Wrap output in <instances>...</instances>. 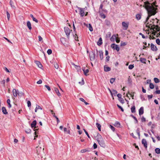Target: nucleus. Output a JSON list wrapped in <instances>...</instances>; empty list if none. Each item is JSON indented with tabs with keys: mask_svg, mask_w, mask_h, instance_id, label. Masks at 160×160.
<instances>
[{
	"mask_svg": "<svg viewBox=\"0 0 160 160\" xmlns=\"http://www.w3.org/2000/svg\"><path fill=\"white\" fill-rule=\"evenodd\" d=\"M144 3V5L143 7L146 9L148 14V17L146 19V22H147L151 16L154 15L156 14L157 12V10L158 9L157 8H155L152 5H148L149 3L148 2H145Z\"/></svg>",
	"mask_w": 160,
	"mask_h": 160,
	"instance_id": "f257e3e1",
	"label": "nucleus"
},
{
	"mask_svg": "<svg viewBox=\"0 0 160 160\" xmlns=\"http://www.w3.org/2000/svg\"><path fill=\"white\" fill-rule=\"evenodd\" d=\"M151 30H152V34L154 35H155L156 34L157 32H159L157 34L156 37H158L159 36H160V28L158 25L155 26L154 25H153L151 26Z\"/></svg>",
	"mask_w": 160,
	"mask_h": 160,
	"instance_id": "f03ea898",
	"label": "nucleus"
},
{
	"mask_svg": "<svg viewBox=\"0 0 160 160\" xmlns=\"http://www.w3.org/2000/svg\"><path fill=\"white\" fill-rule=\"evenodd\" d=\"M97 140L99 144L102 147H105V144L102 137L100 134H98L97 136Z\"/></svg>",
	"mask_w": 160,
	"mask_h": 160,
	"instance_id": "7ed1b4c3",
	"label": "nucleus"
},
{
	"mask_svg": "<svg viewBox=\"0 0 160 160\" xmlns=\"http://www.w3.org/2000/svg\"><path fill=\"white\" fill-rule=\"evenodd\" d=\"M44 148H43L42 149V148L41 147H39V146L37 147H36V150H37V153L38 155L39 154H42V153L44 154Z\"/></svg>",
	"mask_w": 160,
	"mask_h": 160,
	"instance_id": "20e7f679",
	"label": "nucleus"
},
{
	"mask_svg": "<svg viewBox=\"0 0 160 160\" xmlns=\"http://www.w3.org/2000/svg\"><path fill=\"white\" fill-rule=\"evenodd\" d=\"M64 29L66 34V35L68 38L69 39V37L70 33L71 30L68 27H65Z\"/></svg>",
	"mask_w": 160,
	"mask_h": 160,
	"instance_id": "39448f33",
	"label": "nucleus"
},
{
	"mask_svg": "<svg viewBox=\"0 0 160 160\" xmlns=\"http://www.w3.org/2000/svg\"><path fill=\"white\" fill-rule=\"evenodd\" d=\"M111 47L114 49H116L117 51H119L120 49L118 46L116 45L115 44L113 43L111 45Z\"/></svg>",
	"mask_w": 160,
	"mask_h": 160,
	"instance_id": "423d86ee",
	"label": "nucleus"
},
{
	"mask_svg": "<svg viewBox=\"0 0 160 160\" xmlns=\"http://www.w3.org/2000/svg\"><path fill=\"white\" fill-rule=\"evenodd\" d=\"M90 58L91 61H93L95 59V53L93 52H91L90 54Z\"/></svg>",
	"mask_w": 160,
	"mask_h": 160,
	"instance_id": "0eeeda50",
	"label": "nucleus"
},
{
	"mask_svg": "<svg viewBox=\"0 0 160 160\" xmlns=\"http://www.w3.org/2000/svg\"><path fill=\"white\" fill-rule=\"evenodd\" d=\"M78 8L80 10V14L81 16V17H83L84 15V11L83 10L82 8L78 7Z\"/></svg>",
	"mask_w": 160,
	"mask_h": 160,
	"instance_id": "6e6552de",
	"label": "nucleus"
},
{
	"mask_svg": "<svg viewBox=\"0 0 160 160\" xmlns=\"http://www.w3.org/2000/svg\"><path fill=\"white\" fill-rule=\"evenodd\" d=\"M151 48L152 50L153 51H156L158 50L157 47L153 43H151Z\"/></svg>",
	"mask_w": 160,
	"mask_h": 160,
	"instance_id": "1a4fd4ad",
	"label": "nucleus"
},
{
	"mask_svg": "<svg viewBox=\"0 0 160 160\" xmlns=\"http://www.w3.org/2000/svg\"><path fill=\"white\" fill-rule=\"evenodd\" d=\"M142 143L144 145V147L147 148V144L145 139H143L142 140Z\"/></svg>",
	"mask_w": 160,
	"mask_h": 160,
	"instance_id": "9d476101",
	"label": "nucleus"
},
{
	"mask_svg": "<svg viewBox=\"0 0 160 160\" xmlns=\"http://www.w3.org/2000/svg\"><path fill=\"white\" fill-rule=\"evenodd\" d=\"M18 92V90H17L15 89H13L12 92L13 95L15 97H16L17 96Z\"/></svg>",
	"mask_w": 160,
	"mask_h": 160,
	"instance_id": "9b49d317",
	"label": "nucleus"
},
{
	"mask_svg": "<svg viewBox=\"0 0 160 160\" xmlns=\"http://www.w3.org/2000/svg\"><path fill=\"white\" fill-rule=\"evenodd\" d=\"M144 109L143 107H141L139 110V115H141L143 113Z\"/></svg>",
	"mask_w": 160,
	"mask_h": 160,
	"instance_id": "f8f14e48",
	"label": "nucleus"
},
{
	"mask_svg": "<svg viewBox=\"0 0 160 160\" xmlns=\"http://www.w3.org/2000/svg\"><path fill=\"white\" fill-rule=\"evenodd\" d=\"M117 36H118V35L117 34L116 35L115 34L113 35L110 38L111 41L113 42L114 41L116 40V39Z\"/></svg>",
	"mask_w": 160,
	"mask_h": 160,
	"instance_id": "ddd939ff",
	"label": "nucleus"
},
{
	"mask_svg": "<svg viewBox=\"0 0 160 160\" xmlns=\"http://www.w3.org/2000/svg\"><path fill=\"white\" fill-rule=\"evenodd\" d=\"M35 63L38 66L39 68H41L42 67V64L40 62L38 61H35Z\"/></svg>",
	"mask_w": 160,
	"mask_h": 160,
	"instance_id": "4468645a",
	"label": "nucleus"
},
{
	"mask_svg": "<svg viewBox=\"0 0 160 160\" xmlns=\"http://www.w3.org/2000/svg\"><path fill=\"white\" fill-rule=\"evenodd\" d=\"M54 90L57 93L58 96L59 97H60L61 96V94L59 92V91L58 88H54Z\"/></svg>",
	"mask_w": 160,
	"mask_h": 160,
	"instance_id": "2eb2a0df",
	"label": "nucleus"
},
{
	"mask_svg": "<svg viewBox=\"0 0 160 160\" xmlns=\"http://www.w3.org/2000/svg\"><path fill=\"white\" fill-rule=\"evenodd\" d=\"M2 111L3 113L5 114H8V112H7L6 109L5 107H3L2 108Z\"/></svg>",
	"mask_w": 160,
	"mask_h": 160,
	"instance_id": "dca6fc26",
	"label": "nucleus"
},
{
	"mask_svg": "<svg viewBox=\"0 0 160 160\" xmlns=\"http://www.w3.org/2000/svg\"><path fill=\"white\" fill-rule=\"evenodd\" d=\"M37 122L36 120H34L32 122V123L31 124V127L33 128H36V124Z\"/></svg>",
	"mask_w": 160,
	"mask_h": 160,
	"instance_id": "f3484780",
	"label": "nucleus"
},
{
	"mask_svg": "<svg viewBox=\"0 0 160 160\" xmlns=\"http://www.w3.org/2000/svg\"><path fill=\"white\" fill-rule=\"evenodd\" d=\"M122 26L125 28V29H127L128 27V24L125 22H122Z\"/></svg>",
	"mask_w": 160,
	"mask_h": 160,
	"instance_id": "a211bd4d",
	"label": "nucleus"
},
{
	"mask_svg": "<svg viewBox=\"0 0 160 160\" xmlns=\"http://www.w3.org/2000/svg\"><path fill=\"white\" fill-rule=\"evenodd\" d=\"M104 70L106 72H108L111 70V68L106 66H104Z\"/></svg>",
	"mask_w": 160,
	"mask_h": 160,
	"instance_id": "6ab92c4d",
	"label": "nucleus"
},
{
	"mask_svg": "<svg viewBox=\"0 0 160 160\" xmlns=\"http://www.w3.org/2000/svg\"><path fill=\"white\" fill-rule=\"evenodd\" d=\"M10 4L11 5V6L12 8L14 9H15V8L16 7L14 5V3L12 1L10 0Z\"/></svg>",
	"mask_w": 160,
	"mask_h": 160,
	"instance_id": "aec40b11",
	"label": "nucleus"
},
{
	"mask_svg": "<svg viewBox=\"0 0 160 160\" xmlns=\"http://www.w3.org/2000/svg\"><path fill=\"white\" fill-rule=\"evenodd\" d=\"M113 125L114 126L117 127H120V126H121L120 123L118 122L117 121Z\"/></svg>",
	"mask_w": 160,
	"mask_h": 160,
	"instance_id": "412c9836",
	"label": "nucleus"
},
{
	"mask_svg": "<svg viewBox=\"0 0 160 160\" xmlns=\"http://www.w3.org/2000/svg\"><path fill=\"white\" fill-rule=\"evenodd\" d=\"M102 39L101 38H99L98 41V42L97 44L99 46H100V45H101L102 44Z\"/></svg>",
	"mask_w": 160,
	"mask_h": 160,
	"instance_id": "4be33fe9",
	"label": "nucleus"
},
{
	"mask_svg": "<svg viewBox=\"0 0 160 160\" xmlns=\"http://www.w3.org/2000/svg\"><path fill=\"white\" fill-rule=\"evenodd\" d=\"M27 26L29 30H31L32 29L31 23L30 21H28L27 22Z\"/></svg>",
	"mask_w": 160,
	"mask_h": 160,
	"instance_id": "5701e85b",
	"label": "nucleus"
},
{
	"mask_svg": "<svg viewBox=\"0 0 160 160\" xmlns=\"http://www.w3.org/2000/svg\"><path fill=\"white\" fill-rule=\"evenodd\" d=\"M100 54V57L101 60H102L103 58V53L102 51H99Z\"/></svg>",
	"mask_w": 160,
	"mask_h": 160,
	"instance_id": "b1692460",
	"label": "nucleus"
},
{
	"mask_svg": "<svg viewBox=\"0 0 160 160\" xmlns=\"http://www.w3.org/2000/svg\"><path fill=\"white\" fill-rule=\"evenodd\" d=\"M139 61L141 62L142 63H144L145 64L146 63V59L145 58H140Z\"/></svg>",
	"mask_w": 160,
	"mask_h": 160,
	"instance_id": "393cba45",
	"label": "nucleus"
},
{
	"mask_svg": "<svg viewBox=\"0 0 160 160\" xmlns=\"http://www.w3.org/2000/svg\"><path fill=\"white\" fill-rule=\"evenodd\" d=\"M30 16L32 18V19L34 21H35L37 23L38 22V20L35 18L32 14H30Z\"/></svg>",
	"mask_w": 160,
	"mask_h": 160,
	"instance_id": "a878e982",
	"label": "nucleus"
},
{
	"mask_svg": "<svg viewBox=\"0 0 160 160\" xmlns=\"http://www.w3.org/2000/svg\"><path fill=\"white\" fill-rule=\"evenodd\" d=\"M131 111L132 113H134L135 112V106H133L131 107Z\"/></svg>",
	"mask_w": 160,
	"mask_h": 160,
	"instance_id": "bb28decb",
	"label": "nucleus"
},
{
	"mask_svg": "<svg viewBox=\"0 0 160 160\" xmlns=\"http://www.w3.org/2000/svg\"><path fill=\"white\" fill-rule=\"evenodd\" d=\"M82 70L84 72V74L85 75L87 76V74L89 72V70L88 69L85 70V68H82Z\"/></svg>",
	"mask_w": 160,
	"mask_h": 160,
	"instance_id": "cd10ccee",
	"label": "nucleus"
},
{
	"mask_svg": "<svg viewBox=\"0 0 160 160\" xmlns=\"http://www.w3.org/2000/svg\"><path fill=\"white\" fill-rule=\"evenodd\" d=\"M96 126L98 128V130L99 131H101V125H100V124H99V123H96Z\"/></svg>",
	"mask_w": 160,
	"mask_h": 160,
	"instance_id": "c85d7f7f",
	"label": "nucleus"
},
{
	"mask_svg": "<svg viewBox=\"0 0 160 160\" xmlns=\"http://www.w3.org/2000/svg\"><path fill=\"white\" fill-rule=\"evenodd\" d=\"M7 103H8V107L9 108H11V107H12V106H11V104L10 103V99H8L7 100Z\"/></svg>",
	"mask_w": 160,
	"mask_h": 160,
	"instance_id": "c756f323",
	"label": "nucleus"
},
{
	"mask_svg": "<svg viewBox=\"0 0 160 160\" xmlns=\"http://www.w3.org/2000/svg\"><path fill=\"white\" fill-rule=\"evenodd\" d=\"M155 151L158 154L160 153V149L157 148L155 149Z\"/></svg>",
	"mask_w": 160,
	"mask_h": 160,
	"instance_id": "7c9ffc66",
	"label": "nucleus"
},
{
	"mask_svg": "<svg viewBox=\"0 0 160 160\" xmlns=\"http://www.w3.org/2000/svg\"><path fill=\"white\" fill-rule=\"evenodd\" d=\"M154 82L156 83H159L160 82L159 79L156 78H154Z\"/></svg>",
	"mask_w": 160,
	"mask_h": 160,
	"instance_id": "2f4dec72",
	"label": "nucleus"
},
{
	"mask_svg": "<svg viewBox=\"0 0 160 160\" xmlns=\"http://www.w3.org/2000/svg\"><path fill=\"white\" fill-rule=\"evenodd\" d=\"M136 18L138 20H140L141 18V16L139 14H137L136 15Z\"/></svg>",
	"mask_w": 160,
	"mask_h": 160,
	"instance_id": "473e14b6",
	"label": "nucleus"
},
{
	"mask_svg": "<svg viewBox=\"0 0 160 160\" xmlns=\"http://www.w3.org/2000/svg\"><path fill=\"white\" fill-rule=\"evenodd\" d=\"M136 132L139 137H140V129L138 128L136 130Z\"/></svg>",
	"mask_w": 160,
	"mask_h": 160,
	"instance_id": "72a5a7b5",
	"label": "nucleus"
},
{
	"mask_svg": "<svg viewBox=\"0 0 160 160\" xmlns=\"http://www.w3.org/2000/svg\"><path fill=\"white\" fill-rule=\"evenodd\" d=\"M149 87L151 89H152L154 88V86L153 84L150 83L149 84Z\"/></svg>",
	"mask_w": 160,
	"mask_h": 160,
	"instance_id": "f704fd0d",
	"label": "nucleus"
},
{
	"mask_svg": "<svg viewBox=\"0 0 160 160\" xmlns=\"http://www.w3.org/2000/svg\"><path fill=\"white\" fill-rule=\"evenodd\" d=\"M89 28L90 31L92 32L93 31V28L91 24H89Z\"/></svg>",
	"mask_w": 160,
	"mask_h": 160,
	"instance_id": "c9c22d12",
	"label": "nucleus"
},
{
	"mask_svg": "<svg viewBox=\"0 0 160 160\" xmlns=\"http://www.w3.org/2000/svg\"><path fill=\"white\" fill-rule=\"evenodd\" d=\"M109 127L111 128V129H112V130L113 131H114L115 130V128L114 127H113L112 125L110 124L109 125Z\"/></svg>",
	"mask_w": 160,
	"mask_h": 160,
	"instance_id": "e433bc0d",
	"label": "nucleus"
},
{
	"mask_svg": "<svg viewBox=\"0 0 160 160\" xmlns=\"http://www.w3.org/2000/svg\"><path fill=\"white\" fill-rule=\"evenodd\" d=\"M23 93L22 92H19L18 91V95L20 97H21L23 95Z\"/></svg>",
	"mask_w": 160,
	"mask_h": 160,
	"instance_id": "4c0bfd02",
	"label": "nucleus"
},
{
	"mask_svg": "<svg viewBox=\"0 0 160 160\" xmlns=\"http://www.w3.org/2000/svg\"><path fill=\"white\" fill-rule=\"evenodd\" d=\"M112 95H114V96H116L117 93V92L116 90H113L112 91Z\"/></svg>",
	"mask_w": 160,
	"mask_h": 160,
	"instance_id": "58836bf2",
	"label": "nucleus"
},
{
	"mask_svg": "<svg viewBox=\"0 0 160 160\" xmlns=\"http://www.w3.org/2000/svg\"><path fill=\"white\" fill-rule=\"evenodd\" d=\"M83 130H84V132H85V133L86 135H87V136H88V137L89 138H90V137L89 135L88 134V132H87L86 131V130L85 129H84Z\"/></svg>",
	"mask_w": 160,
	"mask_h": 160,
	"instance_id": "ea45409f",
	"label": "nucleus"
},
{
	"mask_svg": "<svg viewBox=\"0 0 160 160\" xmlns=\"http://www.w3.org/2000/svg\"><path fill=\"white\" fill-rule=\"evenodd\" d=\"M156 42L157 43L158 45H160V39L158 38L156 39Z\"/></svg>",
	"mask_w": 160,
	"mask_h": 160,
	"instance_id": "a19ab883",
	"label": "nucleus"
},
{
	"mask_svg": "<svg viewBox=\"0 0 160 160\" xmlns=\"http://www.w3.org/2000/svg\"><path fill=\"white\" fill-rule=\"evenodd\" d=\"M47 52L48 55H50L52 53V51L51 49H49L47 51Z\"/></svg>",
	"mask_w": 160,
	"mask_h": 160,
	"instance_id": "79ce46f5",
	"label": "nucleus"
},
{
	"mask_svg": "<svg viewBox=\"0 0 160 160\" xmlns=\"http://www.w3.org/2000/svg\"><path fill=\"white\" fill-rule=\"evenodd\" d=\"M25 132L27 133H29L31 132V130L30 129H28L25 131Z\"/></svg>",
	"mask_w": 160,
	"mask_h": 160,
	"instance_id": "37998d69",
	"label": "nucleus"
},
{
	"mask_svg": "<svg viewBox=\"0 0 160 160\" xmlns=\"http://www.w3.org/2000/svg\"><path fill=\"white\" fill-rule=\"evenodd\" d=\"M6 13H7V18H8V20H9V18H10V14L8 11Z\"/></svg>",
	"mask_w": 160,
	"mask_h": 160,
	"instance_id": "c03bdc74",
	"label": "nucleus"
},
{
	"mask_svg": "<svg viewBox=\"0 0 160 160\" xmlns=\"http://www.w3.org/2000/svg\"><path fill=\"white\" fill-rule=\"evenodd\" d=\"M155 125L154 124H152L151 126V132L153 133H154L153 131V129L155 128Z\"/></svg>",
	"mask_w": 160,
	"mask_h": 160,
	"instance_id": "a18cd8bd",
	"label": "nucleus"
},
{
	"mask_svg": "<svg viewBox=\"0 0 160 160\" xmlns=\"http://www.w3.org/2000/svg\"><path fill=\"white\" fill-rule=\"evenodd\" d=\"M117 106L119 108L121 109L122 111H124V109L120 106L118 104H117Z\"/></svg>",
	"mask_w": 160,
	"mask_h": 160,
	"instance_id": "49530a36",
	"label": "nucleus"
},
{
	"mask_svg": "<svg viewBox=\"0 0 160 160\" xmlns=\"http://www.w3.org/2000/svg\"><path fill=\"white\" fill-rule=\"evenodd\" d=\"M103 7V5H102V4H101V5L100 6L99 8V12L101 11V10H102Z\"/></svg>",
	"mask_w": 160,
	"mask_h": 160,
	"instance_id": "de8ad7c7",
	"label": "nucleus"
},
{
	"mask_svg": "<svg viewBox=\"0 0 160 160\" xmlns=\"http://www.w3.org/2000/svg\"><path fill=\"white\" fill-rule=\"evenodd\" d=\"M135 93V92H133V94H130V93H129V91H128V93L132 97V99H134V98H133V97H134V93Z\"/></svg>",
	"mask_w": 160,
	"mask_h": 160,
	"instance_id": "09e8293b",
	"label": "nucleus"
},
{
	"mask_svg": "<svg viewBox=\"0 0 160 160\" xmlns=\"http://www.w3.org/2000/svg\"><path fill=\"white\" fill-rule=\"evenodd\" d=\"M134 68L133 65H130L128 66V68L130 69H132Z\"/></svg>",
	"mask_w": 160,
	"mask_h": 160,
	"instance_id": "8fccbe9b",
	"label": "nucleus"
},
{
	"mask_svg": "<svg viewBox=\"0 0 160 160\" xmlns=\"http://www.w3.org/2000/svg\"><path fill=\"white\" fill-rule=\"evenodd\" d=\"M115 80V78H111L110 79V83L112 84L114 82Z\"/></svg>",
	"mask_w": 160,
	"mask_h": 160,
	"instance_id": "3c124183",
	"label": "nucleus"
},
{
	"mask_svg": "<svg viewBox=\"0 0 160 160\" xmlns=\"http://www.w3.org/2000/svg\"><path fill=\"white\" fill-rule=\"evenodd\" d=\"M126 45V43L125 42H121V46H124Z\"/></svg>",
	"mask_w": 160,
	"mask_h": 160,
	"instance_id": "603ef678",
	"label": "nucleus"
},
{
	"mask_svg": "<svg viewBox=\"0 0 160 160\" xmlns=\"http://www.w3.org/2000/svg\"><path fill=\"white\" fill-rule=\"evenodd\" d=\"M128 83H131L132 82L131 79L130 78V77H129V78H128Z\"/></svg>",
	"mask_w": 160,
	"mask_h": 160,
	"instance_id": "864d4df0",
	"label": "nucleus"
},
{
	"mask_svg": "<svg viewBox=\"0 0 160 160\" xmlns=\"http://www.w3.org/2000/svg\"><path fill=\"white\" fill-rule=\"evenodd\" d=\"M120 99L119 100V101L122 103L123 104L124 103V100L122 98H120Z\"/></svg>",
	"mask_w": 160,
	"mask_h": 160,
	"instance_id": "5fc2aeb1",
	"label": "nucleus"
},
{
	"mask_svg": "<svg viewBox=\"0 0 160 160\" xmlns=\"http://www.w3.org/2000/svg\"><path fill=\"white\" fill-rule=\"evenodd\" d=\"M45 87L48 89L49 91H50L51 90L49 86L47 85H45Z\"/></svg>",
	"mask_w": 160,
	"mask_h": 160,
	"instance_id": "6e6d98bb",
	"label": "nucleus"
},
{
	"mask_svg": "<svg viewBox=\"0 0 160 160\" xmlns=\"http://www.w3.org/2000/svg\"><path fill=\"white\" fill-rule=\"evenodd\" d=\"M116 42H117V43H119L120 42V39L119 38H116Z\"/></svg>",
	"mask_w": 160,
	"mask_h": 160,
	"instance_id": "4d7b16f0",
	"label": "nucleus"
},
{
	"mask_svg": "<svg viewBox=\"0 0 160 160\" xmlns=\"http://www.w3.org/2000/svg\"><path fill=\"white\" fill-rule=\"evenodd\" d=\"M54 67L56 69H57L58 68V65L57 63H56L54 64Z\"/></svg>",
	"mask_w": 160,
	"mask_h": 160,
	"instance_id": "13d9d810",
	"label": "nucleus"
},
{
	"mask_svg": "<svg viewBox=\"0 0 160 160\" xmlns=\"http://www.w3.org/2000/svg\"><path fill=\"white\" fill-rule=\"evenodd\" d=\"M101 17L103 18H106V16L103 13L101 14Z\"/></svg>",
	"mask_w": 160,
	"mask_h": 160,
	"instance_id": "bf43d9fd",
	"label": "nucleus"
},
{
	"mask_svg": "<svg viewBox=\"0 0 160 160\" xmlns=\"http://www.w3.org/2000/svg\"><path fill=\"white\" fill-rule=\"evenodd\" d=\"M28 106V107H30L31 106V103L30 101H28L27 102Z\"/></svg>",
	"mask_w": 160,
	"mask_h": 160,
	"instance_id": "052dcab7",
	"label": "nucleus"
},
{
	"mask_svg": "<svg viewBox=\"0 0 160 160\" xmlns=\"http://www.w3.org/2000/svg\"><path fill=\"white\" fill-rule=\"evenodd\" d=\"M42 82V80H39V81L37 82V83L38 84H41Z\"/></svg>",
	"mask_w": 160,
	"mask_h": 160,
	"instance_id": "680f3d73",
	"label": "nucleus"
},
{
	"mask_svg": "<svg viewBox=\"0 0 160 160\" xmlns=\"http://www.w3.org/2000/svg\"><path fill=\"white\" fill-rule=\"evenodd\" d=\"M141 121L142 122H145L146 121V119L143 117L142 118Z\"/></svg>",
	"mask_w": 160,
	"mask_h": 160,
	"instance_id": "e2e57ef3",
	"label": "nucleus"
},
{
	"mask_svg": "<svg viewBox=\"0 0 160 160\" xmlns=\"http://www.w3.org/2000/svg\"><path fill=\"white\" fill-rule=\"evenodd\" d=\"M94 149H96L97 148V145L96 143H94L93 145Z\"/></svg>",
	"mask_w": 160,
	"mask_h": 160,
	"instance_id": "0e129e2a",
	"label": "nucleus"
},
{
	"mask_svg": "<svg viewBox=\"0 0 160 160\" xmlns=\"http://www.w3.org/2000/svg\"><path fill=\"white\" fill-rule=\"evenodd\" d=\"M38 38H39V41L41 42V41H42V38L41 36H38Z\"/></svg>",
	"mask_w": 160,
	"mask_h": 160,
	"instance_id": "69168bd1",
	"label": "nucleus"
},
{
	"mask_svg": "<svg viewBox=\"0 0 160 160\" xmlns=\"http://www.w3.org/2000/svg\"><path fill=\"white\" fill-rule=\"evenodd\" d=\"M117 97L119 98H121L122 97V95L121 94L118 93L117 95Z\"/></svg>",
	"mask_w": 160,
	"mask_h": 160,
	"instance_id": "338daca9",
	"label": "nucleus"
},
{
	"mask_svg": "<svg viewBox=\"0 0 160 160\" xmlns=\"http://www.w3.org/2000/svg\"><path fill=\"white\" fill-rule=\"evenodd\" d=\"M155 93L156 94H160V90H157L155 91Z\"/></svg>",
	"mask_w": 160,
	"mask_h": 160,
	"instance_id": "774afa93",
	"label": "nucleus"
}]
</instances>
